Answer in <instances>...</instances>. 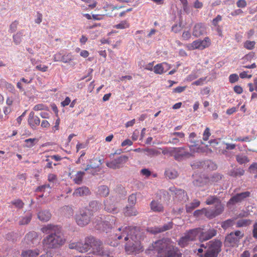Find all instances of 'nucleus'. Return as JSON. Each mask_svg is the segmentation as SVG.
Returning <instances> with one entry per match:
<instances>
[{"label": "nucleus", "instance_id": "nucleus-2", "mask_svg": "<svg viewBox=\"0 0 257 257\" xmlns=\"http://www.w3.org/2000/svg\"><path fill=\"white\" fill-rule=\"evenodd\" d=\"M69 247L70 249H75L81 253L86 252L90 248H92V253L94 255L102 257H112L109 251L104 250L102 246V242L92 236L86 237L84 243L81 242L70 243L69 244Z\"/></svg>", "mask_w": 257, "mask_h": 257}, {"label": "nucleus", "instance_id": "nucleus-19", "mask_svg": "<svg viewBox=\"0 0 257 257\" xmlns=\"http://www.w3.org/2000/svg\"><path fill=\"white\" fill-rule=\"evenodd\" d=\"M173 226V223L172 222H170L167 224H164L162 227L159 226L152 228L151 229L150 231L154 234L160 233L172 228Z\"/></svg>", "mask_w": 257, "mask_h": 257}, {"label": "nucleus", "instance_id": "nucleus-16", "mask_svg": "<svg viewBox=\"0 0 257 257\" xmlns=\"http://www.w3.org/2000/svg\"><path fill=\"white\" fill-rule=\"evenodd\" d=\"M171 65L166 62L158 64L154 67V72L157 74H162L170 69Z\"/></svg>", "mask_w": 257, "mask_h": 257}, {"label": "nucleus", "instance_id": "nucleus-24", "mask_svg": "<svg viewBox=\"0 0 257 257\" xmlns=\"http://www.w3.org/2000/svg\"><path fill=\"white\" fill-rule=\"evenodd\" d=\"M150 207L152 210L154 212H163L164 210V207L163 205L159 202L153 200L150 203Z\"/></svg>", "mask_w": 257, "mask_h": 257}, {"label": "nucleus", "instance_id": "nucleus-34", "mask_svg": "<svg viewBox=\"0 0 257 257\" xmlns=\"http://www.w3.org/2000/svg\"><path fill=\"white\" fill-rule=\"evenodd\" d=\"M130 27V24L126 20L121 21L119 24L115 25L114 27L117 29H124L128 28Z\"/></svg>", "mask_w": 257, "mask_h": 257}, {"label": "nucleus", "instance_id": "nucleus-6", "mask_svg": "<svg viewBox=\"0 0 257 257\" xmlns=\"http://www.w3.org/2000/svg\"><path fill=\"white\" fill-rule=\"evenodd\" d=\"M200 230V228H196L194 229H190L187 231L183 236L181 237L178 243L181 247H184L188 245L190 242L195 240L196 236L199 234Z\"/></svg>", "mask_w": 257, "mask_h": 257}, {"label": "nucleus", "instance_id": "nucleus-35", "mask_svg": "<svg viewBox=\"0 0 257 257\" xmlns=\"http://www.w3.org/2000/svg\"><path fill=\"white\" fill-rule=\"evenodd\" d=\"M23 35V31H20L19 32L17 33V34H15L13 36V40L14 43L16 45H18L20 44V43L22 41V36Z\"/></svg>", "mask_w": 257, "mask_h": 257}, {"label": "nucleus", "instance_id": "nucleus-18", "mask_svg": "<svg viewBox=\"0 0 257 257\" xmlns=\"http://www.w3.org/2000/svg\"><path fill=\"white\" fill-rule=\"evenodd\" d=\"M28 122L33 129H35L36 126L40 123V119L38 116L35 115L33 111H31L29 115Z\"/></svg>", "mask_w": 257, "mask_h": 257}, {"label": "nucleus", "instance_id": "nucleus-14", "mask_svg": "<svg viewBox=\"0 0 257 257\" xmlns=\"http://www.w3.org/2000/svg\"><path fill=\"white\" fill-rule=\"evenodd\" d=\"M206 33V28L202 23H197L195 25L193 31L192 35L196 38Z\"/></svg>", "mask_w": 257, "mask_h": 257}, {"label": "nucleus", "instance_id": "nucleus-22", "mask_svg": "<svg viewBox=\"0 0 257 257\" xmlns=\"http://www.w3.org/2000/svg\"><path fill=\"white\" fill-rule=\"evenodd\" d=\"M90 194V190L86 187H81L76 189L73 192V195L76 196H86Z\"/></svg>", "mask_w": 257, "mask_h": 257}, {"label": "nucleus", "instance_id": "nucleus-40", "mask_svg": "<svg viewBox=\"0 0 257 257\" xmlns=\"http://www.w3.org/2000/svg\"><path fill=\"white\" fill-rule=\"evenodd\" d=\"M38 141L37 139L36 138H30L25 140V142L26 143L25 147L27 148H32L33 147L35 144V142Z\"/></svg>", "mask_w": 257, "mask_h": 257}, {"label": "nucleus", "instance_id": "nucleus-48", "mask_svg": "<svg viewBox=\"0 0 257 257\" xmlns=\"http://www.w3.org/2000/svg\"><path fill=\"white\" fill-rule=\"evenodd\" d=\"M35 69L36 70L40 71L41 72H45L47 71L48 69V67L47 65L40 64L36 66Z\"/></svg>", "mask_w": 257, "mask_h": 257}, {"label": "nucleus", "instance_id": "nucleus-20", "mask_svg": "<svg viewBox=\"0 0 257 257\" xmlns=\"http://www.w3.org/2000/svg\"><path fill=\"white\" fill-rule=\"evenodd\" d=\"M40 250L38 248L35 249H27L22 251V257H37L40 254Z\"/></svg>", "mask_w": 257, "mask_h": 257}, {"label": "nucleus", "instance_id": "nucleus-13", "mask_svg": "<svg viewBox=\"0 0 257 257\" xmlns=\"http://www.w3.org/2000/svg\"><path fill=\"white\" fill-rule=\"evenodd\" d=\"M170 154L173 156L176 160H180L183 157L189 155V153L185 151L184 147L172 148L169 151Z\"/></svg>", "mask_w": 257, "mask_h": 257}, {"label": "nucleus", "instance_id": "nucleus-60", "mask_svg": "<svg viewBox=\"0 0 257 257\" xmlns=\"http://www.w3.org/2000/svg\"><path fill=\"white\" fill-rule=\"evenodd\" d=\"M239 76L241 78H250L252 77L251 74H247V71H243L239 74Z\"/></svg>", "mask_w": 257, "mask_h": 257}, {"label": "nucleus", "instance_id": "nucleus-4", "mask_svg": "<svg viewBox=\"0 0 257 257\" xmlns=\"http://www.w3.org/2000/svg\"><path fill=\"white\" fill-rule=\"evenodd\" d=\"M152 247L157 252L158 257H179L178 248L173 245L170 239L157 240L152 244Z\"/></svg>", "mask_w": 257, "mask_h": 257}, {"label": "nucleus", "instance_id": "nucleus-41", "mask_svg": "<svg viewBox=\"0 0 257 257\" xmlns=\"http://www.w3.org/2000/svg\"><path fill=\"white\" fill-rule=\"evenodd\" d=\"M255 45V41H246L243 44V47L247 50H252Z\"/></svg>", "mask_w": 257, "mask_h": 257}, {"label": "nucleus", "instance_id": "nucleus-62", "mask_svg": "<svg viewBox=\"0 0 257 257\" xmlns=\"http://www.w3.org/2000/svg\"><path fill=\"white\" fill-rule=\"evenodd\" d=\"M70 102H71L70 98L69 97L67 96L65 98V100L61 102V106H62L63 107H65V106L69 105Z\"/></svg>", "mask_w": 257, "mask_h": 257}, {"label": "nucleus", "instance_id": "nucleus-64", "mask_svg": "<svg viewBox=\"0 0 257 257\" xmlns=\"http://www.w3.org/2000/svg\"><path fill=\"white\" fill-rule=\"evenodd\" d=\"M252 236L254 238L257 239V222L253 225Z\"/></svg>", "mask_w": 257, "mask_h": 257}, {"label": "nucleus", "instance_id": "nucleus-56", "mask_svg": "<svg viewBox=\"0 0 257 257\" xmlns=\"http://www.w3.org/2000/svg\"><path fill=\"white\" fill-rule=\"evenodd\" d=\"M221 20L222 17L220 15H218L216 16L215 18L213 19L212 21V24L214 26L216 27L218 26V23Z\"/></svg>", "mask_w": 257, "mask_h": 257}, {"label": "nucleus", "instance_id": "nucleus-11", "mask_svg": "<svg viewBox=\"0 0 257 257\" xmlns=\"http://www.w3.org/2000/svg\"><path fill=\"white\" fill-rule=\"evenodd\" d=\"M250 195V192L249 191H245L243 192L237 193L235 195L231 197L227 202L228 205H234L235 204L240 203L244 201Z\"/></svg>", "mask_w": 257, "mask_h": 257}, {"label": "nucleus", "instance_id": "nucleus-23", "mask_svg": "<svg viewBox=\"0 0 257 257\" xmlns=\"http://www.w3.org/2000/svg\"><path fill=\"white\" fill-rule=\"evenodd\" d=\"M123 7V6H115L111 4H106L103 7V9L106 13L105 15L110 16L112 11L115 10H119Z\"/></svg>", "mask_w": 257, "mask_h": 257}, {"label": "nucleus", "instance_id": "nucleus-30", "mask_svg": "<svg viewBox=\"0 0 257 257\" xmlns=\"http://www.w3.org/2000/svg\"><path fill=\"white\" fill-rule=\"evenodd\" d=\"M165 174L166 177L173 179L176 178L178 176V172L174 169H168L166 170Z\"/></svg>", "mask_w": 257, "mask_h": 257}, {"label": "nucleus", "instance_id": "nucleus-43", "mask_svg": "<svg viewBox=\"0 0 257 257\" xmlns=\"http://www.w3.org/2000/svg\"><path fill=\"white\" fill-rule=\"evenodd\" d=\"M51 187L49 184H45L40 186H39L36 190V192H45L46 189H48V193H49Z\"/></svg>", "mask_w": 257, "mask_h": 257}, {"label": "nucleus", "instance_id": "nucleus-5", "mask_svg": "<svg viewBox=\"0 0 257 257\" xmlns=\"http://www.w3.org/2000/svg\"><path fill=\"white\" fill-rule=\"evenodd\" d=\"M208 248L204 251L201 248L196 249L194 252L198 257H217L221 251L222 242L218 239H214L207 243Z\"/></svg>", "mask_w": 257, "mask_h": 257}, {"label": "nucleus", "instance_id": "nucleus-54", "mask_svg": "<svg viewBox=\"0 0 257 257\" xmlns=\"http://www.w3.org/2000/svg\"><path fill=\"white\" fill-rule=\"evenodd\" d=\"M137 200L136 196L135 194L131 195L128 198V201L130 204L132 205H134L135 204Z\"/></svg>", "mask_w": 257, "mask_h": 257}, {"label": "nucleus", "instance_id": "nucleus-10", "mask_svg": "<svg viewBox=\"0 0 257 257\" xmlns=\"http://www.w3.org/2000/svg\"><path fill=\"white\" fill-rule=\"evenodd\" d=\"M224 211V206L219 205L215 207L213 209L203 208V212L205 216L208 219H212L221 214Z\"/></svg>", "mask_w": 257, "mask_h": 257}, {"label": "nucleus", "instance_id": "nucleus-8", "mask_svg": "<svg viewBox=\"0 0 257 257\" xmlns=\"http://www.w3.org/2000/svg\"><path fill=\"white\" fill-rule=\"evenodd\" d=\"M128 158L126 156H121L114 160L106 162L107 167L112 169H117L122 167L127 162Z\"/></svg>", "mask_w": 257, "mask_h": 257}, {"label": "nucleus", "instance_id": "nucleus-38", "mask_svg": "<svg viewBox=\"0 0 257 257\" xmlns=\"http://www.w3.org/2000/svg\"><path fill=\"white\" fill-rule=\"evenodd\" d=\"M250 220L248 219H240L237 222L236 226L237 227L247 226L250 224Z\"/></svg>", "mask_w": 257, "mask_h": 257}, {"label": "nucleus", "instance_id": "nucleus-29", "mask_svg": "<svg viewBox=\"0 0 257 257\" xmlns=\"http://www.w3.org/2000/svg\"><path fill=\"white\" fill-rule=\"evenodd\" d=\"M125 216H136L138 214L137 210L133 206H126L124 211Z\"/></svg>", "mask_w": 257, "mask_h": 257}, {"label": "nucleus", "instance_id": "nucleus-7", "mask_svg": "<svg viewBox=\"0 0 257 257\" xmlns=\"http://www.w3.org/2000/svg\"><path fill=\"white\" fill-rule=\"evenodd\" d=\"M92 216V211L89 209L84 208L80 211L79 214L76 215V222L79 226L83 227L90 222Z\"/></svg>", "mask_w": 257, "mask_h": 257}, {"label": "nucleus", "instance_id": "nucleus-59", "mask_svg": "<svg viewBox=\"0 0 257 257\" xmlns=\"http://www.w3.org/2000/svg\"><path fill=\"white\" fill-rule=\"evenodd\" d=\"M208 180H209L208 178H205V180H204V181H203L202 180L199 181V180L196 179L194 181V184L196 185L202 186L204 184V183L208 182V181H209Z\"/></svg>", "mask_w": 257, "mask_h": 257}, {"label": "nucleus", "instance_id": "nucleus-12", "mask_svg": "<svg viewBox=\"0 0 257 257\" xmlns=\"http://www.w3.org/2000/svg\"><path fill=\"white\" fill-rule=\"evenodd\" d=\"M199 239L200 241L203 242L208 240L217 234V230L213 228H210L206 231H203V229L200 228L199 233Z\"/></svg>", "mask_w": 257, "mask_h": 257}, {"label": "nucleus", "instance_id": "nucleus-52", "mask_svg": "<svg viewBox=\"0 0 257 257\" xmlns=\"http://www.w3.org/2000/svg\"><path fill=\"white\" fill-rule=\"evenodd\" d=\"M236 6L239 8H244L247 6L245 0H238L236 2Z\"/></svg>", "mask_w": 257, "mask_h": 257}, {"label": "nucleus", "instance_id": "nucleus-3", "mask_svg": "<svg viewBox=\"0 0 257 257\" xmlns=\"http://www.w3.org/2000/svg\"><path fill=\"white\" fill-rule=\"evenodd\" d=\"M41 231L43 233L49 234L43 240L44 246L48 248H56L65 243L66 239L60 232L58 226L48 224L43 227Z\"/></svg>", "mask_w": 257, "mask_h": 257}, {"label": "nucleus", "instance_id": "nucleus-53", "mask_svg": "<svg viewBox=\"0 0 257 257\" xmlns=\"http://www.w3.org/2000/svg\"><path fill=\"white\" fill-rule=\"evenodd\" d=\"M231 233H232L234 236L238 239V241L244 236V233L239 230H236L235 232H232Z\"/></svg>", "mask_w": 257, "mask_h": 257}, {"label": "nucleus", "instance_id": "nucleus-27", "mask_svg": "<svg viewBox=\"0 0 257 257\" xmlns=\"http://www.w3.org/2000/svg\"><path fill=\"white\" fill-rule=\"evenodd\" d=\"M38 237L37 232L35 231H31L27 233L25 236L24 239L28 243L31 242L34 243V241Z\"/></svg>", "mask_w": 257, "mask_h": 257}, {"label": "nucleus", "instance_id": "nucleus-47", "mask_svg": "<svg viewBox=\"0 0 257 257\" xmlns=\"http://www.w3.org/2000/svg\"><path fill=\"white\" fill-rule=\"evenodd\" d=\"M58 177L56 174H49L48 175V181L52 183H56L57 181Z\"/></svg>", "mask_w": 257, "mask_h": 257}, {"label": "nucleus", "instance_id": "nucleus-45", "mask_svg": "<svg viewBox=\"0 0 257 257\" xmlns=\"http://www.w3.org/2000/svg\"><path fill=\"white\" fill-rule=\"evenodd\" d=\"M11 203L18 208H22L24 203L21 199H16L11 202Z\"/></svg>", "mask_w": 257, "mask_h": 257}, {"label": "nucleus", "instance_id": "nucleus-21", "mask_svg": "<svg viewBox=\"0 0 257 257\" xmlns=\"http://www.w3.org/2000/svg\"><path fill=\"white\" fill-rule=\"evenodd\" d=\"M205 203L208 205L215 204V207L219 205L224 206L220 200L215 196H209L206 199Z\"/></svg>", "mask_w": 257, "mask_h": 257}, {"label": "nucleus", "instance_id": "nucleus-32", "mask_svg": "<svg viewBox=\"0 0 257 257\" xmlns=\"http://www.w3.org/2000/svg\"><path fill=\"white\" fill-rule=\"evenodd\" d=\"M86 208L89 209L92 211L93 215V212L96 211L99 209V203L96 201H92L89 203L88 208Z\"/></svg>", "mask_w": 257, "mask_h": 257}, {"label": "nucleus", "instance_id": "nucleus-26", "mask_svg": "<svg viewBox=\"0 0 257 257\" xmlns=\"http://www.w3.org/2000/svg\"><path fill=\"white\" fill-rule=\"evenodd\" d=\"M38 217L40 220L43 221H47L50 219L51 214L49 211L44 210L39 212L38 214Z\"/></svg>", "mask_w": 257, "mask_h": 257}, {"label": "nucleus", "instance_id": "nucleus-17", "mask_svg": "<svg viewBox=\"0 0 257 257\" xmlns=\"http://www.w3.org/2000/svg\"><path fill=\"white\" fill-rule=\"evenodd\" d=\"M104 209L110 213H116L118 210L114 202L110 199L106 200L104 202Z\"/></svg>", "mask_w": 257, "mask_h": 257}, {"label": "nucleus", "instance_id": "nucleus-28", "mask_svg": "<svg viewBox=\"0 0 257 257\" xmlns=\"http://www.w3.org/2000/svg\"><path fill=\"white\" fill-rule=\"evenodd\" d=\"M200 204V202L198 200H194L192 202L188 204L186 206V212H191L195 208L198 207Z\"/></svg>", "mask_w": 257, "mask_h": 257}, {"label": "nucleus", "instance_id": "nucleus-55", "mask_svg": "<svg viewBox=\"0 0 257 257\" xmlns=\"http://www.w3.org/2000/svg\"><path fill=\"white\" fill-rule=\"evenodd\" d=\"M191 37V33L189 31H184L182 35V38L183 40H188Z\"/></svg>", "mask_w": 257, "mask_h": 257}, {"label": "nucleus", "instance_id": "nucleus-36", "mask_svg": "<svg viewBox=\"0 0 257 257\" xmlns=\"http://www.w3.org/2000/svg\"><path fill=\"white\" fill-rule=\"evenodd\" d=\"M234 219H228L221 223V227L224 229H226L227 228L233 226L234 224Z\"/></svg>", "mask_w": 257, "mask_h": 257}, {"label": "nucleus", "instance_id": "nucleus-42", "mask_svg": "<svg viewBox=\"0 0 257 257\" xmlns=\"http://www.w3.org/2000/svg\"><path fill=\"white\" fill-rule=\"evenodd\" d=\"M32 218L31 214H29L28 215L22 217L19 221V224L20 225H25L28 224Z\"/></svg>", "mask_w": 257, "mask_h": 257}, {"label": "nucleus", "instance_id": "nucleus-9", "mask_svg": "<svg viewBox=\"0 0 257 257\" xmlns=\"http://www.w3.org/2000/svg\"><path fill=\"white\" fill-rule=\"evenodd\" d=\"M210 45L211 40L208 37H206L202 40H197L193 41L190 44V48L192 50H203L206 48L209 47Z\"/></svg>", "mask_w": 257, "mask_h": 257}, {"label": "nucleus", "instance_id": "nucleus-49", "mask_svg": "<svg viewBox=\"0 0 257 257\" xmlns=\"http://www.w3.org/2000/svg\"><path fill=\"white\" fill-rule=\"evenodd\" d=\"M239 80V77L237 74H232L229 76V81L231 83H234Z\"/></svg>", "mask_w": 257, "mask_h": 257}, {"label": "nucleus", "instance_id": "nucleus-51", "mask_svg": "<svg viewBox=\"0 0 257 257\" xmlns=\"http://www.w3.org/2000/svg\"><path fill=\"white\" fill-rule=\"evenodd\" d=\"M18 24H19L18 22L17 21H15L11 24V25L10 26V32L13 33L16 31Z\"/></svg>", "mask_w": 257, "mask_h": 257}, {"label": "nucleus", "instance_id": "nucleus-37", "mask_svg": "<svg viewBox=\"0 0 257 257\" xmlns=\"http://www.w3.org/2000/svg\"><path fill=\"white\" fill-rule=\"evenodd\" d=\"M84 175V172L81 171L78 172L73 179L74 182L77 184H80L82 182Z\"/></svg>", "mask_w": 257, "mask_h": 257}, {"label": "nucleus", "instance_id": "nucleus-15", "mask_svg": "<svg viewBox=\"0 0 257 257\" xmlns=\"http://www.w3.org/2000/svg\"><path fill=\"white\" fill-rule=\"evenodd\" d=\"M169 190L175 196V199L178 200H183L185 196H186V193L184 190L177 189L175 186L170 187Z\"/></svg>", "mask_w": 257, "mask_h": 257}, {"label": "nucleus", "instance_id": "nucleus-58", "mask_svg": "<svg viewBox=\"0 0 257 257\" xmlns=\"http://www.w3.org/2000/svg\"><path fill=\"white\" fill-rule=\"evenodd\" d=\"M46 107H47L44 104L41 103V104H38L35 105V106L33 108V109L35 111H39V110H44L46 109Z\"/></svg>", "mask_w": 257, "mask_h": 257}, {"label": "nucleus", "instance_id": "nucleus-63", "mask_svg": "<svg viewBox=\"0 0 257 257\" xmlns=\"http://www.w3.org/2000/svg\"><path fill=\"white\" fill-rule=\"evenodd\" d=\"M141 174L147 177H149L151 175V172L150 170L147 169H143L141 171Z\"/></svg>", "mask_w": 257, "mask_h": 257}, {"label": "nucleus", "instance_id": "nucleus-57", "mask_svg": "<svg viewBox=\"0 0 257 257\" xmlns=\"http://www.w3.org/2000/svg\"><path fill=\"white\" fill-rule=\"evenodd\" d=\"M187 86H178L175 88L173 89V93H180L183 92L186 88Z\"/></svg>", "mask_w": 257, "mask_h": 257}, {"label": "nucleus", "instance_id": "nucleus-50", "mask_svg": "<svg viewBox=\"0 0 257 257\" xmlns=\"http://www.w3.org/2000/svg\"><path fill=\"white\" fill-rule=\"evenodd\" d=\"M211 133L210 132L209 128L206 127L203 134V140L205 141H207Z\"/></svg>", "mask_w": 257, "mask_h": 257}, {"label": "nucleus", "instance_id": "nucleus-33", "mask_svg": "<svg viewBox=\"0 0 257 257\" xmlns=\"http://www.w3.org/2000/svg\"><path fill=\"white\" fill-rule=\"evenodd\" d=\"M145 152L150 157L157 156L161 154L159 150L154 149H146L145 150Z\"/></svg>", "mask_w": 257, "mask_h": 257}, {"label": "nucleus", "instance_id": "nucleus-1", "mask_svg": "<svg viewBox=\"0 0 257 257\" xmlns=\"http://www.w3.org/2000/svg\"><path fill=\"white\" fill-rule=\"evenodd\" d=\"M115 218L113 216L108 215L104 221H102L100 217H97L93 220V223L95 227L100 230L108 232V229L113 230L111 238L114 239H121L124 237V240L127 242L125 245V251L128 253H139L143 250L141 244L142 235V232L136 227L126 226L118 227L115 229L112 225L114 224Z\"/></svg>", "mask_w": 257, "mask_h": 257}, {"label": "nucleus", "instance_id": "nucleus-31", "mask_svg": "<svg viewBox=\"0 0 257 257\" xmlns=\"http://www.w3.org/2000/svg\"><path fill=\"white\" fill-rule=\"evenodd\" d=\"M98 192L102 196L106 197L109 194V189L107 186L102 185L98 187Z\"/></svg>", "mask_w": 257, "mask_h": 257}, {"label": "nucleus", "instance_id": "nucleus-39", "mask_svg": "<svg viewBox=\"0 0 257 257\" xmlns=\"http://www.w3.org/2000/svg\"><path fill=\"white\" fill-rule=\"evenodd\" d=\"M73 60V56L71 53H67L62 56L61 61L64 63H69Z\"/></svg>", "mask_w": 257, "mask_h": 257}, {"label": "nucleus", "instance_id": "nucleus-46", "mask_svg": "<svg viewBox=\"0 0 257 257\" xmlns=\"http://www.w3.org/2000/svg\"><path fill=\"white\" fill-rule=\"evenodd\" d=\"M196 134L195 133H191L189 137V142L192 145L190 146V149L192 150L191 147H196V141L194 140V138L196 137Z\"/></svg>", "mask_w": 257, "mask_h": 257}, {"label": "nucleus", "instance_id": "nucleus-25", "mask_svg": "<svg viewBox=\"0 0 257 257\" xmlns=\"http://www.w3.org/2000/svg\"><path fill=\"white\" fill-rule=\"evenodd\" d=\"M225 241L227 244L230 246H234L239 241L238 239L231 232L226 236Z\"/></svg>", "mask_w": 257, "mask_h": 257}, {"label": "nucleus", "instance_id": "nucleus-61", "mask_svg": "<svg viewBox=\"0 0 257 257\" xmlns=\"http://www.w3.org/2000/svg\"><path fill=\"white\" fill-rule=\"evenodd\" d=\"M233 90L236 93L240 94L242 93L243 88L239 85H235L233 87Z\"/></svg>", "mask_w": 257, "mask_h": 257}, {"label": "nucleus", "instance_id": "nucleus-44", "mask_svg": "<svg viewBox=\"0 0 257 257\" xmlns=\"http://www.w3.org/2000/svg\"><path fill=\"white\" fill-rule=\"evenodd\" d=\"M236 159L237 162L240 164H244L249 162V160L246 156L237 155L236 157Z\"/></svg>", "mask_w": 257, "mask_h": 257}]
</instances>
